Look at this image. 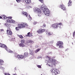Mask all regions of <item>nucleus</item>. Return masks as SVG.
<instances>
[{"instance_id": "obj_1", "label": "nucleus", "mask_w": 75, "mask_h": 75, "mask_svg": "<svg viewBox=\"0 0 75 75\" xmlns=\"http://www.w3.org/2000/svg\"><path fill=\"white\" fill-rule=\"evenodd\" d=\"M25 26L27 27L28 26V25L26 23H22V24H19V28H25Z\"/></svg>"}, {"instance_id": "obj_2", "label": "nucleus", "mask_w": 75, "mask_h": 75, "mask_svg": "<svg viewBox=\"0 0 75 75\" xmlns=\"http://www.w3.org/2000/svg\"><path fill=\"white\" fill-rule=\"evenodd\" d=\"M7 31V34L8 35H12V34H13V33H12V32L10 30V27H8L7 28V30H6Z\"/></svg>"}, {"instance_id": "obj_3", "label": "nucleus", "mask_w": 75, "mask_h": 75, "mask_svg": "<svg viewBox=\"0 0 75 75\" xmlns=\"http://www.w3.org/2000/svg\"><path fill=\"white\" fill-rule=\"evenodd\" d=\"M42 12L44 14H45L46 16H49L50 14V11H48L46 9H45L44 11H42Z\"/></svg>"}, {"instance_id": "obj_4", "label": "nucleus", "mask_w": 75, "mask_h": 75, "mask_svg": "<svg viewBox=\"0 0 75 75\" xmlns=\"http://www.w3.org/2000/svg\"><path fill=\"white\" fill-rule=\"evenodd\" d=\"M63 44H64V43L62 42L59 41H58L57 44V46H59V48H61L62 47V45H63Z\"/></svg>"}, {"instance_id": "obj_5", "label": "nucleus", "mask_w": 75, "mask_h": 75, "mask_svg": "<svg viewBox=\"0 0 75 75\" xmlns=\"http://www.w3.org/2000/svg\"><path fill=\"white\" fill-rule=\"evenodd\" d=\"M45 31V29H40L38 30L37 33H38V34H41V33H43Z\"/></svg>"}, {"instance_id": "obj_6", "label": "nucleus", "mask_w": 75, "mask_h": 75, "mask_svg": "<svg viewBox=\"0 0 75 75\" xmlns=\"http://www.w3.org/2000/svg\"><path fill=\"white\" fill-rule=\"evenodd\" d=\"M52 26V27L53 28H54L55 29L56 28H58V25L57 23H55L54 24H53Z\"/></svg>"}, {"instance_id": "obj_7", "label": "nucleus", "mask_w": 75, "mask_h": 75, "mask_svg": "<svg viewBox=\"0 0 75 75\" xmlns=\"http://www.w3.org/2000/svg\"><path fill=\"white\" fill-rule=\"evenodd\" d=\"M34 11L35 12H36L38 14H40V13H41V10H40V8H35L34 9Z\"/></svg>"}, {"instance_id": "obj_8", "label": "nucleus", "mask_w": 75, "mask_h": 75, "mask_svg": "<svg viewBox=\"0 0 75 75\" xmlns=\"http://www.w3.org/2000/svg\"><path fill=\"white\" fill-rule=\"evenodd\" d=\"M0 47L4 48L6 50H7V47L6 45L2 43H0Z\"/></svg>"}, {"instance_id": "obj_9", "label": "nucleus", "mask_w": 75, "mask_h": 75, "mask_svg": "<svg viewBox=\"0 0 75 75\" xmlns=\"http://www.w3.org/2000/svg\"><path fill=\"white\" fill-rule=\"evenodd\" d=\"M6 21H7L8 23H15V21L13 20L7 19Z\"/></svg>"}, {"instance_id": "obj_10", "label": "nucleus", "mask_w": 75, "mask_h": 75, "mask_svg": "<svg viewBox=\"0 0 75 75\" xmlns=\"http://www.w3.org/2000/svg\"><path fill=\"white\" fill-rule=\"evenodd\" d=\"M60 8L63 10H64V11H65V10H66L65 6L63 5H62L60 6Z\"/></svg>"}, {"instance_id": "obj_11", "label": "nucleus", "mask_w": 75, "mask_h": 75, "mask_svg": "<svg viewBox=\"0 0 75 75\" xmlns=\"http://www.w3.org/2000/svg\"><path fill=\"white\" fill-rule=\"evenodd\" d=\"M59 71V70H58V69H56L54 71V72L53 73V75H57V74H58V72Z\"/></svg>"}, {"instance_id": "obj_12", "label": "nucleus", "mask_w": 75, "mask_h": 75, "mask_svg": "<svg viewBox=\"0 0 75 75\" xmlns=\"http://www.w3.org/2000/svg\"><path fill=\"white\" fill-rule=\"evenodd\" d=\"M17 57L18 59H21L24 58V56L21 55H18Z\"/></svg>"}, {"instance_id": "obj_13", "label": "nucleus", "mask_w": 75, "mask_h": 75, "mask_svg": "<svg viewBox=\"0 0 75 75\" xmlns=\"http://www.w3.org/2000/svg\"><path fill=\"white\" fill-rule=\"evenodd\" d=\"M26 37H32L33 36L32 33H30V32H29L28 33L27 35H26Z\"/></svg>"}, {"instance_id": "obj_14", "label": "nucleus", "mask_w": 75, "mask_h": 75, "mask_svg": "<svg viewBox=\"0 0 75 75\" xmlns=\"http://www.w3.org/2000/svg\"><path fill=\"white\" fill-rule=\"evenodd\" d=\"M22 14H23V15H24L25 16H26V17H28V14L26 12H25L24 11L22 12Z\"/></svg>"}, {"instance_id": "obj_15", "label": "nucleus", "mask_w": 75, "mask_h": 75, "mask_svg": "<svg viewBox=\"0 0 75 75\" xmlns=\"http://www.w3.org/2000/svg\"><path fill=\"white\" fill-rule=\"evenodd\" d=\"M33 42V41L31 40H28L26 41V44H30V43H32Z\"/></svg>"}, {"instance_id": "obj_16", "label": "nucleus", "mask_w": 75, "mask_h": 75, "mask_svg": "<svg viewBox=\"0 0 75 75\" xmlns=\"http://www.w3.org/2000/svg\"><path fill=\"white\" fill-rule=\"evenodd\" d=\"M28 52H25L24 53V57L25 58V57H28Z\"/></svg>"}, {"instance_id": "obj_17", "label": "nucleus", "mask_w": 75, "mask_h": 75, "mask_svg": "<svg viewBox=\"0 0 75 75\" xmlns=\"http://www.w3.org/2000/svg\"><path fill=\"white\" fill-rule=\"evenodd\" d=\"M44 5H42L40 7V9L41 10H43V11H44V10H45L47 9L46 8H45L44 7Z\"/></svg>"}, {"instance_id": "obj_18", "label": "nucleus", "mask_w": 75, "mask_h": 75, "mask_svg": "<svg viewBox=\"0 0 75 75\" xmlns=\"http://www.w3.org/2000/svg\"><path fill=\"white\" fill-rule=\"evenodd\" d=\"M27 4H30L31 3V0H24Z\"/></svg>"}, {"instance_id": "obj_19", "label": "nucleus", "mask_w": 75, "mask_h": 75, "mask_svg": "<svg viewBox=\"0 0 75 75\" xmlns=\"http://www.w3.org/2000/svg\"><path fill=\"white\" fill-rule=\"evenodd\" d=\"M72 5V1L70 0H69V3H68V6H71Z\"/></svg>"}, {"instance_id": "obj_20", "label": "nucleus", "mask_w": 75, "mask_h": 75, "mask_svg": "<svg viewBox=\"0 0 75 75\" xmlns=\"http://www.w3.org/2000/svg\"><path fill=\"white\" fill-rule=\"evenodd\" d=\"M3 62H4V61L3 60L0 59V65H3Z\"/></svg>"}, {"instance_id": "obj_21", "label": "nucleus", "mask_w": 75, "mask_h": 75, "mask_svg": "<svg viewBox=\"0 0 75 75\" xmlns=\"http://www.w3.org/2000/svg\"><path fill=\"white\" fill-rule=\"evenodd\" d=\"M4 25L5 26H6L7 28L10 27V24H8L7 23H5L4 24Z\"/></svg>"}, {"instance_id": "obj_22", "label": "nucleus", "mask_w": 75, "mask_h": 75, "mask_svg": "<svg viewBox=\"0 0 75 75\" xmlns=\"http://www.w3.org/2000/svg\"><path fill=\"white\" fill-rule=\"evenodd\" d=\"M24 44V43H20V46L21 47H25V46Z\"/></svg>"}, {"instance_id": "obj_23", "label": "nucleus", "mask_w": 75, "mask_h": 75, "mask_svg": "<svg viewBox=\"0 0 75 75\" xmlns=\"http://www.w3.org/2000/svg\"><path fill=\"white\" fill-rule=\"evenodd\" d=\"M2 18L4 20H6V19H7V17L4 15L2 16Z\"/></svg>"}, {"instance_id": "obj_24", "label": "nucleus", "mask_w": 75, "mask_h": 75, "mask_svg": "<svg viewBox=\"0 0 75 75\" xmlns=\"http://www.w3.org/2000/svg\"><path fill=\"white\" fill-rule=\"evenodd\" d=\"M21 43L22 44H25V41L24 40H22L21 41Z\"/></svg>"}, {"instance_id": "obj_25", "label": "nucleus", "mask_w": 75, "mask_h": 75, "mask_svg": "<svg viewBox=\"0 0 75 75\" xmlns=\"http://www.w3.org/2000/svg\"><path fill=\"white\" fill-rule=\"evenodd\" d=\"M6 51H8V52H10V53H13V51L11 50H8V48L7 47V50H6Z\"/></svg>"}, {"instance_id": "obj_26", "label": "nucleus", "mask_w": 75, "mask_h": 75, "mask_svg": "<svg viewBox=\"0 0 75 75\" xmlns=\"http://www.w3.org/2000/svg\"><path fill=\"white\" fill-rule=\"evenodd\" d=\"M46 27V25L45 24H44L42 26H40L41 28H45Z\"/></svg>"}, {"instance_id": "obj_27", "label": "nucleus", "mask_w": 75, "mask_h": 75, "mask_svg": "<svg viewBox=\"0 0 75 75\" xmlns=\"http://www.w3.org/2000/svg\"><path fill=\"white\" fill-rule=\"evenodd\" d=\"M55 61H56L55 59H53L52 64L53 63V64H52V65H55Z\"/></svg>"}, {"instance_id": "obj_28", "label": "nucleus", "mask_w": 75, "mask_h": 75, "mask_svg": "<svg viewBox=\"0 0 75 75\" xmlns=\"http://www.w3.org/2000/svg\"><path fill=\"white\" fill-rule=\"evenodd\" d=\"M47 35H52V33H51L50 32H48L47 33Z\"/></svg>"}, {"instance_id": "obj_29", "label": "nucleus", "mask_w": 75, "mask_h": 75, "mask_svg": "<svg viewBox=\"0 0 75 75\" xmlns=\"http://www.w3.org/2000/svg\"><path fill=\"white\" fill-rule=\"evenodd\" d=\"M54 72H55V70H54V69H52L51 71V72L52 73V74H53V75H54Z\"/></svg>"}, {"instance_id": "obj_30", "label": "nucleus", "mask_w": 75, "mask_h": 75, "mask_svg": "<svg viewBox=\"0 0 75 75\" xmlns=\"http://www.w3.org/2000/svg\"><path fill=\"white\" fill-rule=\"evenodd\" d=\"M19 24L18 25V27H16V31H18L19 30V29L18 28H19Z\"/></svg>"}, {"instance_id": "obj_31", "label": "nucleus", "mask_w": 75, "mask_h": 75, "mask_svg": "<svg viewBox=\"0 0 75 75\" xmlns=\"http://www.w3.org/2000/svg\"><path fill=\"white\" fill-rule=\"evenodd\" d=\"M40 49H37V50L35 51V53H37V52H38L40 51Z\"/></svg>"}, {"instance_id": "obj_32", "label": "nucleus", "mask_w": 75, "mask_h": 75, "mask_svg": "<svg viewBox=\"0 0 75 75\" xmlns=\"http://www.w3.org/2000/svg\"><path fill=\"white\" fill-rule=\"evenodd\" d=\"M29 20L30 21L32 20V18H31L30 15H29Z\"/></svg>"}, {"instance_id": "obj_33", "label": "nucleus", "mask_w": 75, "mask_h": 75, "mask_svg": "<svg viewBox=\"0 0 75 75\" xmlns=\"http://www.w3.org/2000/svg\"><path fill=\"white\" fill-rule=\"evenodd\" d=\"M52 60L53 59H49V62H52Z\"/></svg>"}, {"instance_id": "obj_34", "label": "nucleus", "mask_w": 75, "mask_h": 75, "mask_svg": "<svg viewBox=\"0 0 75 75\" xmlns=\"http://www.w3.org/2000/svg\"><path fill=\"white\" fill-rule=\"evenodd\" d=\"M19 37L21 38H23V37L22 36V35H19Z\"/></svg>"}, {"instance_id": "obj_35", "label": "nucleus", "mask_w": 75, "mask_h": 75, "mask_svg": "<svg viewBox=\"0 0 75 75\" xmlns=\"http://www.w3.org/2000/svg\"><path fill=\"white\" fill-rule=\"evenodd\" d=\"M58 25H62V23H58Z\"/></svg>"}, {"instance_id": "obj_36", "label": "nucleus", "mask_w": 75, "mask_h": 75, "mask_svg": "<svg viewBox=\"0 0 75 75\" xmlns=\"http://www.w3.org/2000/svg\"><path fill=\"white\" fill-rule=\"evenodd\" d=\"M37 67L38 68H41V66L40 65H38Z\"/></svg>"}, {"instance_id": "obj_37", "label": "nucleus", "mask_w": 75, "mask_h": 75, "mask_svg": "<svg viewBox=\"0 0 75 75\" xmlns=\"http://www.w3.org/2000/svg\"><path fill=\"white\" fill-rule=\"evenodd\" d=\"M7 18L8 19H11L12 18V17L11 16L8 17Z\"/></svg>"}, {"instance_id": "obj_38", "label": "nucleus", "mask_w": 75, "mask_h": 75, "mask_svg": "<svg viewBox=\"0 0 75 75\" xmlns=\"http://www.w3.org/2000/svg\"><path fill=\"white\" fill-rule=\"evenodd\" d=\"M16 1L18 3H19L21 1V0H16Z\"/></svg>"}, {"instance_id": "obj_39", "label": "nucleus", "mask_w": 75, "mask_h": 75, "mask_svg": "<svg viewBox=\"0 0 75 75\" xmlns=\"http://www.w3.org/2000/svg\"><path fill=\"white\" fill-rule=\"evenodd\" d=\"M41 3H43L44 2V0H39Z\"/></svg>"}, {"instance_id": "obj_40", "label": "nucleus", "mask_w": 75, "mask_h": 75, "mask_svg": "<svg viewBox=\"0 0 75 75\" xmlns=\"http://www.w3.org/2000/svg\"><path fill=\"white\" fill-rule=\"evenodd\" d=\"M5 75H11L10 74H9V73H5Z\"/></svg>"}, {"instance_id": "obj_41", "label": "nucleus", "mask_w": 75, "mask_h": 75, "mask_svg": "<svg viewBox=\"0 0 75 75\" xmlns=\"http://www.w3.org/2000/svg\"><path fill=\"white\" fill-rule=\"evenodd\" d=\"M75 32H74L73 33V36L74 37L75 36Z\"/></svg>"}, {"instance_id": "obj_42", "label": "nucleus", "mask_w": 75, "mask_h": 75, "mask_svg": "<svg viewBox=\"0 0 75 75\" xmlns=\"http://www.w3.org/2000/svg\"><path fill=\"white\" fill-rule=\"evenodd\" d=\"M27 7L28 8H31V6H27Z\"/></svg>"}, {"instance_id": "obj_43", "label": "nucleus", "mask_w": 75, "mask_h": 75, "mask_svg": "<svg viewBox=\"0 0 75 75\" xmlns=\"http://www.w3.org/2000/svg\"><path fill=\"white\" fill-rule=\"evenodd\" d=\"M1 31H4V30L3 29H1Z\"/></svg>"}, {"instance_id": "obj_44", "label": "nucleus", "mask_w": 75, "mask_h": 75, "mask_svg": "<svg viewBox=\"0 0 75 75\" xmlns=\"http://www.w3.org/2000/svg\"><path fill=\"white\" fill-rule=\"evenodd\" d=\"M3 18L1 16H0V18L1 19V18Z\"/></svg>"}, {"instance_id": "obj_45", "label": "nucleus", "mask_w": 75, "mask_h": 75, "mask_svg": "<svg viewBox=\"0 0 75 75\" xmlns=\"http://www.w3.org/2000/svg\"><path fill=\"white\" fill-rule=\"evenodd\" d=\"M0 68L1 69V68H2V69H3V67H0Z\"/></svg>"}, {"instance_id": "obj_46", "label": "nucleus", "mask_w": 75, "mask_h": 75, "mask_svg": "<svg viewBox=\"0 0 75 75\" xmlns=\"http://www.w3.org/2000/svg\"><path fill=\"white\" fill-rule=\"evenodd\" d=\"M13 75H17V74H13Z\"/></svg>"}, {"instance_id": "obj_47", "label": "nucleus", "mask_w": 75, "mask_h": 75, "mask_svg": "<svg viewBox=\"0 0 75 75\" xmlns=\"http://www.w3.org/2000/svg\"><path fill=\"white\" fill-rule=\"evenodd\" d=\"M53 42H54V41H53Z\"/></svg>"}, {"instance_id": "obj_48", "label": "nucleus", "mask_w": 75, "mask_h": 75, "mask_svg": "<svg viewBox=\"0 0 75 75\" xmlns=\"http://www.w3.org/2000/svg\"><path fill=\"white\" fill-rule=\"evenodd\" d=\"M38 16H39V15L38 14Z\"/></svg>"}, {"instance_id": "obj_49", "label": "nucleus", "mask_w": 75, "mask_h": 75, "mask_svg": "<svg viewBox=\"0 0 75 75\" xmlns=\"http://www.w3.org/2000/svg\"><path fill=\"white\" fill-rule=\"evenodd\" d=\"M49 66H50V65H49Z\"/></svg>"}, {"instance_id": "obj_50", "label": "nucleus", "mask_w": 75, "mask_h": 75, "mask_svg": "<svg viewBox=\"0 0 75 75\" xmlns=\"http://www.w3.org/2000/svg\"><path fill=\"white\" fill-rule=\"evenodd\" d=\"M41 75H42V74H41Z\"/></svg>"}]
</instances>
